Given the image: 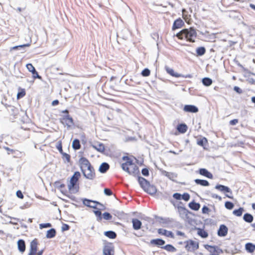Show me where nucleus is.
<instances>
[{
	"label": "nucleus",
	"mask_w": 255,
	"mask_h": 255,
	"mask_svg": "<svg viewBox=\"0 0 255 255\" xmlns=\"http://www.w3.org/2000/svg\"><path fill=\"white\" fill-rule=\"evenodd\" d=\"M188 206L191 209L194 211H198L200 208V204L195 202L193 200L189 203Z\"/></svg>",
	"instance_id": "b1692460"
},
{
	"label": "nucleus",
	"mask_w": 255,
	"mask_h": 255,
	"mask_svg": "<svg viewBox=\"0 0 255 255\" xmlns=\"http://www.w3.org/2000/svg\"><path fill=\"white\" fill-rule=\"evenodd\" d=\"M138 182L140 185V186L142 188V189L144 191L150 184L149 182L146 179L140 176L138 177Z\"/></svg>",
	"instance_id": "4468645a"
},
{
	"label": "nucleus",
	"mask_w": 255,
	"mask_h": 255,
	"mask_svg": "<svg viewBox=\"0 0 255 255\" xmlns=\"http://www.w3.org/2000/svg\"><path fill=\"white\" fill-rule=\"evenodd\" d=\"M176 35L180 39H185L190 42H194L197 37V32L194 28L190 27L183 29Z\"/></svg>",
	"instance_id": "f257e3e1"
},
{
	"label": "nucleus",
	"mask_w": 255,
	"mask_h": 255,
	"mask_svg": "<svg viewBox=\"0 0 255 255\" xmlns=\"http://www.w3.org/2000/svg\"><path fill=\"white\" fill-rule=\"evenodd\" d=\"M199 173L209 179H212L213 177V174L206 168H200L199 170Z\"/></svg>",
	"instance_id": "2eb2a0df"
},
{
	"label": "nucleus",
	"mask_w": 255,
	"mask_h": 255,
	"mask_svg": "<svg viewBox=\"0 0 255 255\" xmlns=\"http://www.w3.org/2000/svg\"><path fill=\"white\" fill-rule=\"evenodd\" d=\"M100 210H103V208H98V210L94 211L95 215L98 217V220L100 221L102 220V213L100 211Z\"/></svg>",
	"instance_id": "37998d69"
},
{
	"label": "nucleus",
	"mask_w": 255,
	"mask_h": 255,
	"mask_svg": "<svg viewBox=\"0 0 255 255\" xmlns=\"http://www.w3.org/2000/svg\"><path fill=\"white\" fill-rule=\"evenodd\" d=\"M51 227V224L49 223L40 224L39 225L40 229L49 228Z\"/></svg>",
	"instance_id": "8fccbe9b"
},
{
	"label": "nucleus",
	"mask_w": 255,
	"mask_h": 255,
	"mask_svg": "<svg viewBox=\"0 0 255 255\" xmlns=\"http://www.w3.org/2000/svg\"><path fill=\"white\" fill-rule=\"evenodd\" d=\"M55 184L59 188H63L65 186L64 184H60L59 182H56Z\"/></svg>",
	"instance_id": "774afa93"
},
{
	"label": "nucleus",
	"mask_w": 255,
	"mask_h": 255,
	"mask_svg": "<svg viewBox=\"0 0 255 255\" xmlns=\"http://www.w3.org/2000/svg\"><path fill=\"white\" fill-rule=\"evenodd\" d=\"M158 233L162 235H164L167 237H170L171 238H174V234L171 231H169L163 229H159L158 230Z\"/></svg>",
	"instance_id": "dca6fc26"
},
{
	"label": "nucleus",
	"mask_w": 255,
	"mask_h": 255,
	"mask_svg": "<svg viewBox=\"0 0 255 255\" xmlns=\"http://www.w3.org/2000/svg\"><path fill=\"white\" fill-rule=\"evenodd\" d=\"M184 111L188 112V113H196L198 112V108L192 105H186L184 106Z\"/></svg>",
	"instance_id": "ddd939ff"
},
{
	"label": "nucleus",
	"mask_w": 255,
	"mask_h": 255,
	"mask_svg": "<svg viewBox=\"0 0 255 255\" xmlns=\"http://www.w3.org/2000/svg\"><path fill=\"white\" fill-rule=\"evenodd\" d=\"M159 170L162 175L165 176L170 180L173 181L177 177V174L175 173L167 172L162 169H160Z\"/></svg>",
	"instance_id": "f8f14e48"
},
{
	"label": "nucleus",
	"mask_w": 255,
	"mask_h": 255,
	"mask_svg": "<svg viewBox=\"0 0 255 255\" xmlns=\"http://www.w3.org/2000/svg\"><path fill=\"white\" fill-rule=\"evenodd\" d=\"M224 195L231 199L233 198L232 192L231 189L225 186H224Z\"/></svg>",
	"instance_id": "f704fd0d"
},
{
	"label": "nucleus",
	"mask_w": 255,
	"mask_h": 255,
	"mask_svg": "<svg viewBox=\"0 0 255 255\" xmlns=\"http://www.w3.org/2000/svg\"><path fill=\"white\" fill-rule=\"evenodd\" d=\"M186 244L185 249L188 251H194L199 248L198 242L189 240L184 242Z\"/></svg>",
	"instance_id": "39448f33"
},
{
	"label": "nucleus",
	"mask_w": 255,
	"mask_h": 255,
	"mask_svg": "<svg viewBox=\"0 0 255 255\" xmlns=\"http://www.w3.org/2000/svg\"><path fill=\"white\" fill-rule=\"evenodd\" d=\"M103 217L105 220H110L112 218V216L108 212H105L103 214Z\"/></svg>",
	"instance_id": "de8ad7c7"
},
{
	"label": "nucleus",
	"mask_w": 255,
	"mask_h": 255,
	"mask_svg": "<svg viewBox=\"0 0 255 255\" xmlns=\"http://www.w3.org/2000/svg\"><path fill=\"white\" fill-rule=\"evenodd\" d=\"M82 173L85 178L90 180H93L95 177V173L94 168L91 166L90 169L87 168V172L82 170Z\"/></svg>",
	"instance_id": "0eeeda50"
},
{
	"label": "nucleus",
	"mask_w": 255,
	"mask_h": 255,
	"mask_svg": "<svg viewBox=\"0 0 255 255\" xmlns=\"http://www.w3.org/2000/svg\"><path fill=\"white\" fill-rule=\"evenodd\" d=\"M162 249H163L165 250H166L168 252H175L176 251V249L173 247L172 245L170 244H167L165 245V246L162 247Z\"/></svg>",
	"instance_id": "72a5a7b5"
},
{
	"label": "nucleus",
	"mask_w": 255,
	"mask_h": 255,
	"mask_svg": "<svg viewBox=\"0 0 255 255\" xmlns=\"http://www.w3.org/2000/svg\"><path fill=\"white\" fill-rule=\"evenodd\" d=\"M56 230L54 228H51L47 231L46 237L48 239L54 238L56 235Z\"/></svg>",
	"instance_id": "c85d7f7f"
},
{
	"label": "nucleus",
	"mask_w": 255,
	"mask_h": 255,
	"mask_svg": "<svg viewBox=\"0 0 255 255\" xmlns=\"http://www.w3.org/2000/svg\"><path fill=\"white\" fill-rule=\"evenodd\" d=\"M161 220L162 221L163 223L166 224H169L172 223L174 222V220L172 218H161Z\"/></svg>",
	"instance_id": "c03bdc74"
},
{
	"label": "nucleus",
	"mask_w": 255,
	"mask_h": 255,
	"mask_svg": "<svg viewBox=\"0 0 255 255\" xmlns=\"http://www.w3.org/2000/svg\"><path fill=\"white\" fill-rule=\"evenodd\" d=\"M165 69L167 73L173 77L178 78L181 77V74L175 72L173 69L170 68L167 66L165 67Z\"/></svg>",
	"instance_id": "412c9836"
},
{
	"label": "nucleus",
	"mask_w": 255,
	"mask_h": 255,
	"mask_svg": "<svg viewBox=\"0 0 255 255\" xmlns=\"http://www.w3.org/2000/svg\"><path fill=\"white\" fill-rule=\"evenodd\" d=\"M37 250V242L36 239L32 240L30 243V252L28 255H35Z\"/></svg>",
	"instance_id": "9b49d317"
},
{
	"label": "nucleus",
	"mask_w": 255,
	"mask_h": 255,
	"mask_svg": "<svg viewBox=\"0 0 255 255\" xmlns=\"http://www.w3.org/2000/svg\"><path fill=\"white\" fill-rule=\"evenodd\" d=\"M92 147L100 152H103L105 150V146L103 143H97L92 145Z\"/></svg>",
	"instance_id": "cd10ccee"
},
{
	"label": "nucleus",
	"mask_w": 255,
	"mask_h": 255,
	"mask_svg": "<svg viewBox=\"0 0 255 255\" xmlns=\"http://www.w3.org/2000/svg\"><path fill=\"white\" fill-rule=\"evenodd\" d=\"M133 229L135 230H138L141 228L142 223L141 222L136 218H133L131 221Z\"/></svg>",
	"instance_id": "f3484780"
},
{
	"label": "nucleus",
	"mask_w": 255,
	"mask_h": 255,
	"mask_svg": "<svg viewBox=\"0 0 255 255\" xmlns=\"http://www.w3.org/2000/svg\"><path fill=\"white\" fill-rule=\"evenodd\" d=\"M103 255H114L115 249L113 244L108 243L105 245L103 249Z\"/></svg>",
	"instance_id": "423d86ee"
},
{
	"label": "nucleus",
	"mask_w": 255,
	"mask_h": 255,
	"mask_svg": "<svg viewBox=\"0 0 255 255\" xmlns=\"http://www.w3.org/2000/svg\"><path fill=\"white\" fill-rule=\"evenodd\" d=\"M144 191L150 195H154L157 191L156 188L153 185H150V184L146 187Z\"/></svg>",
	"instance_id": "6ab92c4d"
},
{
	"label": "nucleus",
	"mask_w": 255,
	"mask_h": 255,
	"mask_svg": "<svg viewBox=\"0 0 255 255\" xmlns=\"http://www.w3.org/2000/svg\"><path fill=\"white\" fill-rule=\"evenodd\" d=\"M215 188L221 192H223V185H217Z\"/></svg>",
	"instance_id": "338daca9"
},
{
	"label": "nucleus",
	"mask_w": 255,
	"mask_h": 255,
	"mask_svg": "<svg viewBox=\"0 0 255 255\" xmlns=\"http://www.w3.org/2000/svg\"><path fill=\"white\" fill-rule=\"evenodd\" d=\"M209 210V208L206 206H204L202 209V211L203 214L207 213Z\"/></svg>",
	"instance_id": "0e129e2a"
},
{
	"label": "nucleus",
	"mask_w": 255,
	"mask_h": 255,
	"mask_svg": "<svg viewBox=\"0 0 255 255\" xmlns=\"http://www.w3.org/2000/svg\"><path fill=\"white\" fill-rule=\"evenodd\" d=\"M83 204L87 207L92 208L93 209H98V208L97 207V205L102 206V207L104 208V206L101 203L98 201L90 200L87 198H84L83 199Z\"/></svg>",
	"instance_id": "20e7f679"
},
{
	"label": "nucleus",
	"mask_w": 255,
	"mask_h": 255,
	"mask_svg": "<svg viewBox=\"0 0 255 255\" xmlns=\"http://www.w3.org/2000/svg\"><path fill=\"white\" fill-rule=\"evenodd\" d=\"M104 235L107 237L108 238L111 239H114L117 237L116 233L113 231H108L104 232Z\"/></svg>",
	"instance_id": "2f4dec72"
},
{
	"label": "nucleus",
	"mask_w": 255,
	"mask_h": 255,
	"mask_svg": "<svg viewBox=\"0 0 255 255\" xmlns=\"http://www.w3.org/2000/svg\"><path fill=\"white\" fill-rule=\"evenodd\" d=\"M194 181L197 185H200L202 186H208L209 185V182L206 180L196 179Z\"/></svg>",
	"instance_id": "bb28decb"
},
{
	"label": "nucleus",
	"mask_w": 255,
	"mask_h": 255,
	"mask_svg": "<svg viewBox=\"0 0 255 255\" xmlns=\"http://www.w3.org/2000/svg\"><path fill=\"white\" fill-rule=\"evenodd\" d=\"M122 169L129 174L135 176L139 173L138 167L134 164L132 161H126L122 164Z\"/></svg>",
	"instance_id": "f03ea898"
},
{
	"label": "nucleus",
	"mask_w": 255,
	"mask_h": 255,
	"mask_svg": "<svg viewBox=\"0 0 255 255\" xmlns=\"http://www.w3.org/2000/svg\"><path fill=\"white\" fill-rule=\"evenodd\" d=\"M8 111L11 115H12L14 118H16L18 114V110L15 107L9 106H8Z\"/></svg>",
	"instance_id": "393cba45"
},
{
	"label": "nucleus",
	"mask_w": 255,
	"mask_h": 255,
	"mask_svg": "<svg viewBox=\"0 0 255 255\" xmlns=\"http://www.w3.org/2000/svg\"><path fill=\"white\" fill-rule=\"evenodd\" d=\"M245 248L248 252L252 253L255 251V245L252 243H247L246 244Z\"/></svg>",
	"instance_id": "c756f323"
},
{
	"label": "nucleus",
	"mask_w": 255,
	"mask_h": 255,
	"mask_svg": "<svg viewBox=\"0 0 255 255\" xmlns=\"http://www.w3.org/2000/svg\"><path fill=\"white\" fill-rule=\"evenodd\" d=\"M81 176V174L79 171L74 172L72 176L71 177L70 183L68 185V189L70 191H73L75 190V192L79 190V186L77 185L79 178Z\"/></svg>",
	"instance_id": "7ed1b4c3"
},
{
	"label": "nucleus",
	"mask_w": 255,
	"mask_h": 255,
	"mask_svg": "<svg viewBox=\"0 0 255 255\" xmlns=\"http://www.w3.org/2000/svg\"><path fill=\"white\" fill-rule=\"evenodd\" d=\"M150 71L148 68H145L144 69L141 73V74L143 77H147L150 75Z\"/></svg>",
	"instance_id": "a18cd8bd"
},
{
	"label": "nucleus",
	"mask_w": 255,
	"mask_h": 255,
	"mask_svg": "<svg viewBox=\"0 0 255 255\" xmlns=\"http://www.w3.org/2000/svg\"><path fill=\"white\" fill-rule=\"evenodd\" d=\"M72 146L74 150L79 149L81 148L79 140L78 139H74L72 142Z\"/></svg>",
	"instance_id": "473e14b6"
},
{
	"label": "nucleus",
	"mask_w": 255,
	"mask_h": 255,
	"mask_svg": "<svg viewBox=\"0 0 255 255\" xmlns=\"http://www.w3.org/2000/svg\"><path fill=\"white\" fill-rule=\"evenodd\" d=\"M26 67L29 72H31L32 71H35V68L31 63L27 64Z\"/></svg>",
	"instance_id": "603ef678"
},
{
	"label": "nucleus",
	"mask_w": 255,
	"mask_h": 255,
	"mask_svg": "<svg viewBox=\"0 0 255 255\" xmlns=\"http://www.w3.org/2000/svg\"><path fill=\"white\" fill-rule=\"evenodd\" d=\"M207 142V139L205 137H203L202 138L199 139L197 140V143L198 145L204 146V145Z\"/></svg>",
	"instance_id": "79ce46f5"
},
{
	"label": "nucleus",
	"mask_w": 255,
	"mask_h": 255,
	"mask_svg": "<svg viewBox=\"0 0 255 255\" xmlns=\"http://www.w3.org/2000/svg\"><path fill=\"white\" fill-rule=\"evenodd\" d=\"M17 247L18 251L21 253H23L25 250V244L23 240L20 239L17 241Z\"/></svg>",
	"instance_id": "4be33fe9"
},
{
	"label": "nucleus",
	"mask_w": 255,
	"mask_h": 255,
	"mask_svg": "<svg viewBox=\"0 0 255 255\" xmlns=\"http://www.w3.org/2000/svg\"><path fill=\"white\" fill-rule=\"evenodd\" d=\"M104 192L105 194L107 196H111L113 194L112 191H111V189H110L109 188H105L104 190Z\"/></svg>",
	"instance_id": "4d7b16f0"
},
{
	"label": "nucleus",
	"mask_w": 255,
	"mask_h": 255,
	"mask_svg": "<svg viewBox=\"0 0 255 255\" xmlns=\"http://www.w3.org/2000/svg\"><path fill=\"white\" fill-rule=\"evenodd\" d=\"M206 52V49L204 47H199L196 49V53L198 56L203 55Z\"/></svg>",
	"instance_id": "58836bf2"
},
{
	"label": "nucleus",
	"mask_w": 255,
	"mask_h": 255,
	"mask_svg": "<svg viewBox=\"0 0 255 255\" xmlns=\"http://www.w3.org/2000/svg\"><path fill=\"white\" fill-rule=\"evenodd\" d=\"M61 154L62 155V158L65 162L66 161L67 162H70L71 156L69 154L63 152Z\"/></svg>",
	"instance_id": "a19ab883"
},
{
	"label": "nucleus",
	"mask_w": 255,
	"mask_h": 255,
	"mask_svg": "<svg viewBox=\"0 0 255 255\" xmlns=\"http://www.w3.org/2000/svg\"><path fill=\"white\" fill-rule=\"evenodd\" d=\"M225 206L227 209L232 210L234 208V205L232 202H226L225 203Z\"/></svg>",
	"instance_id": "49530a36"
},
{
	"label": "nucleus",
	"mask_w": 255,
	"mask_h": 255,
	"mask_svg": "<svg viewBox=\"0 0 255 255\" xmlns=\"http://www.w3.org/2000/svg\"><path fill=\"white\" fill-rule=\"evenodd\" d=\"M150 244L156 246L158 247L163 246L165 244V241L161 239H152L150 242Z\"/></svg>",
	"instance_id": "aec40b11"
},
{
	"label": "nucleus",
	"mask_w": 255,
	"mask_h": 255,
	"mask_svg": "<svg viewBox=\"0 0 255 255\" xmlns=\"http://www.w3.org/2000/svg\"><path fill=\"white\" fill-rule=\"evenodd\" d=\"M142 174L144 176H147L149 175V170L147 168H143L141 170Z\"/></svg>",
	"instance_id": "6e6d98bb"
},
{
	"label": "nucleus",
	"mask_w": 255,
	"mask_h": 255,
	"mask_svg": "<svg viewBox=\"0 0 255 255\" xmlns=\"http://www.w3.org/2000/svg\"><path fill=\"white\" fill-rule=\"evenodd\" d=\"M177 208L179 216L182 219L187 218L188 214L191 213L184 207L178 205Z\"/></svg>",
	"instance_id": "1a4fd4ad"
},
{
	"label": "nucleus",
	"mask_w": 255,
	"mask_h": 255,
	"mask_svg": "<svg viewBox=\"0 0 255 255\" xmlns=\"http://www.w3.org/2000/svg\"><path fill=\"white\" fill-rule=\"evenodd\" d=\"M56 148L58 150V151L60 153V154H61L62 152H63V151L62 149V143L61 141H59L57 143V144L56 145Z\"/></svg>",
	"instance_id": "3c124183"
},
{
	"label": "nucleus",
	"mask_w": 255,
	"mask_h": 255,
	"mask_svg": "<svg viewBox=\"0 0 255 255\" xmlns=\"http://www.w3.org/2000/svg\"><path fill=\"white\" fill-rule=\"evenodd\" d=\"M190 198V195L187 193H184L183 195H182L181 199L184 200L185 201H188Z\"/></svg>",
	"instance_id": "09e8293b"
},
{
	"label": "nucleus",
	"mask_w": 255,
	"mask_h": 255,
	"mask_svg": "<svg viewBox=\"0 0 255 255\" xmlns=\"http://www.w3.org/2000/svg\"><path fill=\"white\" fill-rule=\"evenodd\" d=\"M177 129L179 132L184 133L186 132L188 127L185 124H180L178 125Z\"/></svg>",
	"instance_id": "a878e982"
},
{
	"label": "nucleus",
	"mask_w": 255,
	"mask_h": 255,
	"mask_svg": "<svg viewBox=\"0 0 255 255\" xmlns=\"http://www.w3.org/2000/svg\"><path fill=\"white\" fill-rule=\"evenodd\" d=\"M30 45V43H26V44H24L15 46L10 47V49H9V51L11 52L12 50H22L24 47L29 46Z\"/></svg>",
	"instance_id": "7c9ffc66"
},
{
	"label": "nucleus",
	"mask_w": 255,
	"mask_h": 255,
	"mask_svg": "<svg viewBox=\"0 0 255 255\" xmlns=\"http://www.w3.org/2000/svg\"><path fill=\"white\" fill-rule=\"evenodd\" d=\"M25 95V92L24 89H23L21 91L18 92L17 95V99L20 98L24 96Z\"/></svg>",
	"instance_id": "bf43d9fd"
},
{
	"label": "nucleus",
	"mask_w": 255,
	"mask_h": 255,
	"mask_svg": "<svg viewBox=\"0 0 255 255\" xmlns=\"http://www.w3.org/2000/svg\"><path fill=\"white\" fill-rule=\"evenodd\" d=\"M243 219L245 221L248 223H252L253 221L254 218L253 216L249 213H246L243 217Z\"/></svg>",
	"instance_id": "e433bc0d"
},
{
	"label": "nucleus",
	"mask_w": 255,
	"mask_h": 255,
	"mask_svg": "<svg viewBox=\"0 0 255 255\" xmlns=\"http://www.w3.org/2000/svg\"><path fill=\"white\" fill-rule=\"evenodd\" d=\"M79 163L81 165V170L82 171L84 167H87L90 169L91 168V164L89 160L85 157H82L79 159Z\"/></svg>",
	"instance_id": "9d476101"
},
{
	"label": "nucleus",
	"mask_w": 255,
	"mask_h": 255,
	"mask_svg": "<svg viewBox=\"0 0 255 255\" xmlns=\"http://www.w3.org/2000/svg\"><path fill=\"white\" fill-rule=\"evenodd\" d=\"M173 197L176 200H181L182 195L179 193H175L173 195Z\"/></svg>",
	"instance_id": "13d9d810"
},
{
	"label": "nucleus",
	"mask_w": 255,
	"mask_h": 255,
	"mask_svg": "<svg viewBox=\"0 0 255 255\" xmlns=\"http://www.w3.org/2000/svg\"><path fill=\"white\" fill-rule=\"evenodd\" d=\"M211 197H212L213 198L218 199L220 201H221L222 200V198L221 196H219L217 194L213 193H211Z\"/></svg>",
	"instance_id": "052dcab7"
},
{
	"label": "nucleus",
	"mask_w": 255,
	"mask_h": 255,
	"mask_svg": "<svg viewBox=\"0 0 255 255\" xmlns=\"http://www.w3.org/2000/svg\"><path fill=\"white\" fill-rule=\"evenodd\" d=\"M61 122L63 124H65L67 128H70L74 125L73 120L69 115L64 116L61 120Z\"/></svg>",
	"instance_id": "6e6552de"
},
{
	"label": "nucleus",
	"mask_w": 255,
	"mask_h": 255,
	"mask_svg": "<svg viewBox=\"0 0 255 255\" xmlns=\"http://www.w3.org/2000/svg\"><path fill=\"white\" fill-rule=\"evenodd\" d=\"M110 165L107 162H103L99 167V171L102 173H106L109 169Z\"/></svg>",
	"instance_id": "5701e85b"
},
{
	"label": "nucleus",
	"mask_w": 255,
	"mask_h": 255,
	"mask_svg": "<svg viewBox=\"0 0 255 255\" xmlns=\"http://www.w3.org/2000/svg\"><path fill=\"white\" fill-rule=\"evenodd\" d=\"M32 74V77L34 79L38 78L41 79V77L39 75L36 70L35 69V71H32L31 72Z\"/></svg>",
	"instance_id": "864d4df0"
},
{
	"label": "nucleus",
	"mask_w": 255,
	"mask_h": 255,
	"mask_svg": "<svg viewBox=\"0 0 255 255\" xmlns=\"http://www.w3.org/2000/svg\"><path fill=\"white\" fill-rule=\"evenodd\" d=\"M244 211V209L242 207H240L238 210H235L233 213L234 215L237 216V217H240L242 216L243 212Z\"/></svg>",
	"instance_id": "ea45409f"
},
{
	"label": "nucleus",
	"mask_w": 255,
	"mask_h": 255,
	"mask_svg": "<svg viewBox=\"0 0 255 255\" xmlns=\"http://www.w3.org/2000/svg\"><path fill=\"white\" fill-rule=\"evenodd\" d=\"M184 24L183 21L181 18L175 20L172 26V29L175 30L177 28H181Z\"/></svg>",
	"instance_id": "a211bd4d"
},
{
	"label": "nucleus",
	"mask_w": 255,
	"mask_h": 255,
	"mask_svg": "<svg viewBox=\"0 0 255 255\" xmlns=\"http://www.w3.org/2000/svg\"><path fill=\"white\" fill-rule=\"evenodd\" d=\"M198 234L203 238H206L208 236L207 232L202 229H198Z\"/></svg>",
	"instance_id": "4c0bfd02"
},
{
	"label": "nucleus",
	"mask_w": 255,
	"mask_h": 255,
	"mask_svg": "<svg viewBox=\"0 0 255 255\" xmlns=\"http://www.w3.org/2000/svg\"><path fill=\"white\" fill-rule=\"evenodd\" d=\"M234 90L239 94H241L243 92V91L241 89H240L239 87L235 86L234 88Z\"/></svg>",
	"instance_id": "69168bd1"
},
{
	"label": "nucleus",
	"mask_w": 255,
	"mask_h": 255,
	"mask_svg": "<svg viewBox=\"0 0 255 255\" xmlns=\"http://www.w3.org/2000/svg\"><path fill=\"white\" fill-rule=\"evenodd\" d=\"M202 84L206 87L210 86L212 84V80L209 77L203 78L202 80Z\"/></svg>",
	"instance_id": "c9c22d12"
},
{
	"label": "nucleus",
	"mask_w": 255,
	"mask_h": 255,
	"mask_svg": "<svg viewBox=\"0 0 255 255\" xmlns=\"http://www.w3.org/2000/svg\"><path fill=\"white\" fill-rule=\"evenodd\" d=\"M70 228V226L66 224H63L62 225V226L61 227V230L62 231H67Z\"/></svg>",
	"instance_id": "680f3d73"
},
{
	"label": "nucleus",
	"mask_w": 255,
	"mask_h": 255,
	"mask_svg": "<svg viewBox=\"0 0 255 255\" xmlns=\"http://www.w3.org/2000/svg\"><path fill=\"white\" fill-rule=\"evenodd\" d=\"M218 235L220 237H223V224L220 225L218 231Z\"/></svg>",
	"instance_id": "5fc2aeb1"
},
{
	"label": "nucleus",
	"mask_w": 255,
	"mask_h": 255,
	"mask_svg": "<svg viewBox=\"0 0 255 255\" xmlns=\"http://www.w3.org/2000/svg\"><path fill=\"white\" fill-rule=\"evenodd\" d=\"M16 196L20 199L23 198V197H24L23 195L22 192L20 190H18L16 191Z\"/></svg>",
	"instance_id": "e2e57ef3"
}]
</instances>
